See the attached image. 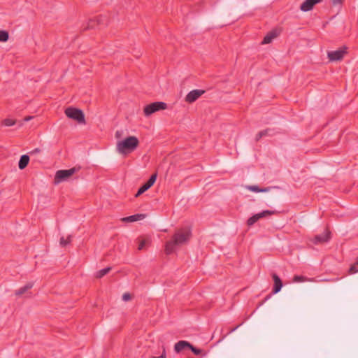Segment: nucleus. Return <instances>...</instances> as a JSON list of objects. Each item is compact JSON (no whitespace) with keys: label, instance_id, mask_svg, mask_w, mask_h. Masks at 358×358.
I'll use <instances>...</instances> for the list:
<instances>
[{"label":"nucleus","instance_id":"obj_1","mask_svg":"<svg viewBox=\"0 0 358 358\" xmlns=\"http://www.w3.org/2000/svg\"><path fill=\"white\" fill-rule=\"evenodd\" d=\"M192 236L191 229L188 227L180 229L173 234L172 239L167 241L165 245L166 255L172 254L177 247L186 244Z\"/></svg>","mask_w":358,"mask_h":358},{"label":"nucleus","instance_id":"obj_2","mask_svg":"<svg viewBox=\"0 0 358 358\" xmlns=\"http://www.w3.org/2000/svg\"><path fill=\"white\" fill-rule=\"evenodd\" d=\"M138 145V138L130 136L117 143V150L120 154L127 155L135 150Z\"/></svg>","mask_w":358,"mask_h":358},{"label":"nucleus","instance_id":"obj_3","mask_svg":"<svg viewBox=\"0 0 358 358\" xmlns=\"http://www.w3.org/2000/svg\"><path fill=\"white\" fill-rule=\"evenodd\" d=\"M80 169V166H74L70 169L58 170L55 175L54 183L57 185L68 180L73 174L78 172Z\"/></svg>","mask_w":358,"mask_h":358},{"label":"nucleus","instance_id":"obj_4","mask_svg":"<svg viewBox=\"0 0 358 358\" xmlns=\"http://www.w3.org/2000/svg\"><path fill=\"white\" fill-rule=\"evenodd\" d=\"M65 114L69 118L76 121L79 124H85V114L80 109L69 107L66 108Z\"/></svg>","mask_w":358,"mask_h":358},{"label":"nucleus","instance_id":"obj_5","mask_svg":"<svg viewBox=\"0 0 358 358\" xmlns=\"http://www.w3.org/2000/svg\"><path fill=\"white\" fill-rule=\"evenodd\" d=\"M167 108V104L163 101H155L146 105L144 107V115L147 117L151 115L155 112L163 110Z\"/></svg>","mask_w":358,"mask_h":358},{"label":"nucleus","instance_id":"obj_6","mask_svg":"<svg viewBox=\"0 0 358 358\" xmlns=\"http://www.w3.org/2000/svg\"><path fill=\"white\" fill-rule=\"evenodd\" d=\"M347 47L343 46L337 50L328 51L327 57L330 62L341 61L344 57V55L347 54Z\"/></svg>","mask_w":358,"mask_h":358},{"label":"nucleus","instance_id":"obj_7","mask_svg":"<svg viewBox=\"0 0 358 358\" xmlns=\"http://www.w3.org/2000/svg\"><path fill=\"white\" fill-rule=\"evenodd\" d=\"M206 92L203 90H193L190 91L185 96V101L188 103L195 102Z\"/></svg>","mask_w":358,"mask_h":358},{"label":"nucleus","instance_id":"obj_8","mask_svg":"<svg viewBox=\"0 0 358 358\" xmlns=\"http://www.w3.org/2000/svg\"><path fill=\"white\" fill-rule=\"evenodd\" d=\"M330 238L331 233L329 231L326 230L323 234L315 236L311 241L314 244L317 245L319 243H327L330 240Z\"/></svg>","mask_w":358,"mask_h":358},{"label":"nucleus","instance_id":"obj_9","mask_svg":"<svg viewBox=\"0 0 358 358\" xmlns=\"http://www.w3.org/2000/svg\"><path fill=\"white\" fill-rule=\"evenodd\" d=\"M322 0H306L300 6V9L303 12L311 10L314 6L320 3Z\"/></svg>","mask_w":358,"mask_h":358},{"label":"nucleus","instance_id":"obj_10","mask_svg":"<svg viewBox=\"0 0 358 358\" xmlns=\"http://www.w3.org/2000/svg\"><path fill=\"white\" fill-rule=\"evenodd\" d=\"M272 278L274 282L273 287L272 289V292L273 294H277L279 292L282 287V282L280 277L276 273L272 274Z\"/></svg>","mask_w":358,"mask_h":358},{"label":"nucleus","instance_id":"obj_11","mask_svg":"<svg viewBox=\"0 0 358 358\" xmlns=\"http://www.w3.org/2000/svg\"><path fill=\"white\" fill-rule=\"evenodd\" d=\"M103 23V17L99 16L95 19H91L87 22V25L83 27V30L94 29L96 26Z\"/></svg>","mask_w":358,"mask_h":358},{"label":"nucleus","instance_id":"obj_12","mask_svg":"<svg viewBox=\"0 0 358 358\" xmlns=\"http://www.w3.org/2000/svg\"><path fill=\"white\" fill-rule=\"evenodd\" d=\"M145 214H135L128 217H123L122 221L124 222H133L138 220H141L145 217Z\"/></svg>","mask_w":358,"mask_h":358},{"label":"nucleus","instance_id":"obj_13","mask_svg":"<svg viewBox=\"0 0 358 358\" xmlns=\"http://www.w3.org/2000/svg\"><path fill=\"white\" fill-rule=\"evenodd\" d=\"M189 345H190V343L189 342L186 341H178V343H176L175 344V345H174V350L177 353H179L182 350H184L185 348H188L189 349Z\"/></svg>","mask_w":358,"mask_h":358},{"label":"nucleus","instance_id":"obj_14","mask_svg":"<svg viewBox=\"0 0 358 358\" xmlns=\"http://www.w3.org/2000/svg\"><path fill=\"white\" fill-rule=\"evenodd\" d=\"M278 36V34L276 32V31L275 30H273L270 32H268L264 38L262 42V44H268L270 43H271V41L275 38L277 37Z\"/></svg>","mask_w":358,"mask_h":358},{"label":"nucleus","instance_id":"obj_15","mask_svg":"<svg viewBox=\"0 0 358 358\" xmlns=\"http://www.w3.org/2000/svg\"><path fill=\"white\" fill-rule=\"evenodd\" d=\"M29 162V157L27 155H23L20 157L18 162V167L20 170L24 169Z\"/></svg>","mask_w":358,"mask_h":358},{"label":"nucleus","instance_id":"obj_16","mask_svg":"<svg viewBox=\"0 0 358 358\" xmlns=\"http://www.w3.org/2000/svg\"><path fill=\"white\" fill-rule=\"evenodd\" d=\"M33 282H28L24 286L20 287L19 289L16 290L15 292V294L16 296H21L24 294H25L28 290H29L30 289H31L33 287Z\"/></svg>","mask_w":358,"mask_h":358},{"label":"nucleus","instance_id":"obj_17","mask_svg":"<svg viewBox=\"0 0 358 358\" xmlns=\"http://www.w3.org/2000/svg\"><path fill=\"white\" fill-rule=\"evenodd\" d=\"M277 213V211L275 210H263L261 213L255 214L258 218V220H260L262 218L266 217L267 216L273 215Z\"/></svg>","mask_w":358,"mask_h":358},{"label":"nucleus","instance_id":"obj_18","mask_svg":"<svg viewBox=\"0 0 358 358\" xmlns=\"http://www.w3.org/2000/svg\"><path fill=\"white\" fill-rule=\"evenodd\" d=\"M189 349L195 355H201V356H206V352H204L203 350L199 349L194 346L190 343Z\"/></svg>","mask_w":358,"mask_h":358},{"label":"nucleus","instance_id":"obj_19","mask_svg":"<svg viewBox=\"0 0 358 358\" xmlns=\"http://www.w3.org/2000/svg\"><path fill=\"white\" fill-rule=\"evenodd\" d=\"M111 269L112 268L110 266L101 269L96 272L95 276L96 278H101L102 277L108 274L111 271Z\"/></svg>","mask_w":358,"mask_h":358},{"label":"nucleus","instance_id":"obj_20","mask_svg":"<svg viewBox=\"0 0 358 358\" xmlns=\"http://www.w3.org/2000/svg\"><path fill=\"white\" fill-rule=\"evenodd\" d=\"M248 189L255 192H268L271 187L260 188L257 185H250L248 187Z\"/></svg>","mask_w":358,"mask_h":358},{"label":"nucleus","instance_id":"obj_21","mask_svg":"<svg viewBox=\"0 0 358 358\" xmlns=\"http://www.w3.org/2000/svg\"><path fill=\"white\" fill-rule=\"evenodd\" d=\"M150 188V187H149V185L148 184H146V182H145L143 185H141L139 187V189H138V191L135 195V197H138L140 195L143 194L145 192H146Z\"/></svg>","mask_w":358,"mask_h":358},{"label":"nucleus","instance_id":"obj_22","mask_svg":"<svg viewBox=\"0 0 358 358\" xmlns=\"http://www.w3.org/2000/svg\"><path fill=\"white\" fill-rule=\"evenodd\" d=\"M262 132H263L264 134V136H273L275 135L276 134H278V131H276L275 129L271 128H267L264 130H262Z\"/></svg>","mask_w":358,"mask_h":358},{"label":"nucleus","instance_id":"obj_23","mask_svg":"<svg viewBox=\"0 0 358 358\" xmlns=\"http://www.w3.org/2000/svg\"><path fill=\"white\" fill-rule=\"evenodd\" d=\"M71 239H72L71 235H69L66 239H65L62 236L60 238L59 244L61 245V246L65 247L71 242Z\"/></svg>","mask_w":358,"mask_h":358},{"label":"nucleus","instance_id":"obj_24","mask_svg":"<svg viewBox=\"0 0 358 358\" xmlns=\"http://www.w3.org/2000/svg\"><path fill=\"white\" fill-rule=\"evenodd\" d=\"M9 39L8 31L6 30L0 31V42H6Z\"/></svg>","mask_w":358,"mask_h":358},{"label":"nucleus","instance_id":"obj_25","mask_svg":"<svg viewBox=\"0 0 358 358\" xmlns=\"http://www.w3.org/2000/svg\"><path fill=\"white\" fill-rule=\"evenodd\" d=\"M157 175L156 173L152 174L151 176L150 177V178L146 182V184H148L150 187H151L155 182V181L157 180Z\"/></svg>","mask_w":358,"mask_h":358},{"label":"nucleus","instance_id":"obj_26","mask_svg":"<svg viewBox=\"0 0 358 358\" xmlns=\"http://www.w3.org/2000/svg\"><path fill=\"white\" fill-rule=\"evenodd\" d=\"M157 175L156 173L152 174L151 176L150 177V178L146 182V184H148L150 187H151L155 182V181L157 180Z\"/></svg>","mask_w":358,"mask_h":358},{"label":"nucleus","instance_id":"obj_27","mask_svg":"<svg viewBox=\"0 0 358 358\" xmlns=\"http://www.w3.org/2000/svg\"><path fill=\"white\" fill-rule=\"evenodd\" d=\"M257 215L255 214L247 220V224L249 227L252 226L255 223L258 221Z\"/></svg>","mask_w":358,"mask_h":358},{"label":"nucleus","instance_id":"obj_28","mask_svg":"<svg viewBox=\"0 0 358 358\" xmlns=\"http://www.w3.org/2000/svg\"><path fill=\"white\" fill-rule=\"evenodd\" d=\"M16 121L13 119L6 118L2 121V124L5 126L10 127L15 124Z\"/></svg>","mask_w":358,"mask_h":358},{"label":"nucleus","instance_id":"obj_29","mask_svg":"<svg viewBox=\"0 0 358 358\" xmlns=\"http://www.w3.org/2000/svg\"><path fill=\"white\" fill-rule=\"evenodd\" d=\"M307 280H308L307 278L305 277V276H303V275H294V278H293V281L294 282H305Z\"/></svg>","mask_w":358,"mask_h":358},{"label":"nucleus","instance_id":"obj_30","mask_svg":"<svg viewBox=\"0 0 358 358\" xmlns=\"http://www.w3.org/2000/svg\"><path fill=\"white\" fill-rule=\"evenodd\" d=\"M148 242V241L147 239H142L141 241H140L138 246V249L139 250L144 249L145 245H147Z\"/></svg>","mask_w":358,"mask_h":358},{"label":"nucleus","instance_id":"obj_31","mask_svg":"<svg viewBox=\"0 0 358 358\" xmlns=\"http://www.w3.org/2000/svg\"><path fill=\"white\" fill-rule=\"evenodd\" d=\"M264 133L261 131H259L255 136V141H259L262 138L264 137Z\"/></svg>","mask_w":358,"mask_h":358},{"label":"nucleus","instance_id":"obj_32","mask_svg":"<svg viewBox=\"0 0 358 358\" xmlns=\"http://www.w3.org/2000/svg\"><path fill=\"white\" fill-rule=\"evenodd\" d=\"M264 133L261 131H259L255 136V141H259L262 138L264 137Z\"/></svg>","mask_w":358,"mask_h":358},{"label":"nucleus","instance_id":"obj_33","mask_svg":"<svg viewBox=\"0 0 358 358\" xmlns=\"http://www.w3.org/2000/svg\"><path fill=\"white\" fill-rule=\"evenodd\" d=\"M131 298V296L130 294H129V293H124L122 295V299L125 301L130 300Z\"/></svg>","mask_w":358,"mask_h":358},{"label":"nucleus","instance_id":"obj_34","mask_svg":"<svg viewBox=\"0 0 358 358\" xmlns=\"http://www.w3.org/2000/svg\"><path fill=\"white\" fill-rule=\"evenodd\" d=\"M166 351H165V348L163 349V352L162 354L159 356V357H152L151 358H166Z\"/></svg>","mask_w":358,"mask_h":358},{"label":"nucleus","instance_id":"obj_35","mask_svg":"<svg viewBox=\"0 0 358 358\" xmlns=\"http://www.w3.org/2000/svg\"><path fill=\"white\" fill-rule=\"evenodd\" d=\"M41 152V149L40 148H35L34 150H33L32 151H31L29 152V154L31 155H33V154H36V153H39Z\"/></svg>","mask_w":358,"mask_h":358},{"label":"nucleus","instance_id":"obj_36","mask_svg":"<svg viewBox=\"0 0 358 358\" xmlns=\"http://www.w3.org/2000/svg\"><path fill=\"white\" fill-rule=\"evenodd\" d=\"M343 0H332V3L334 5L341 4Z\"/></svg>","mask_w":358,"mask_h":358},{"label":"nucleus","instance_id":"obj_37","mask_svg":"<svg viewBox=\"0 0 358 358\" xmlns=\"http://www.w3.org/2000/svg\"><path fill=\"white\" fill-rule=\"evenodd\" d=\"M121 134H122V132H121V131H117L115 132V137H116L117 138H120Z\"/></svg>","mask_w":358,"mask_h":358},{"label":"nucleus","instance_id":"obj_38","mask_svg":"<svg viewBox=\"0 0 358 358\" xmlns=\"http://www.w3.org/2000/svg\"><path fill=\"white\" fill-rule=\"evenodd\" d=\"M33 118V116H27L24 118V121L27 122Z\"/></svg>","mask_w":358,"mask_h":358},{"label":"nucleus","instance_id":"obj_39","mask_svg":"<svg viewBox=\"0 0 358 358\" xmlns=\"http://www.w3.org/2000/svg\"><path fill=\"white\" fill-rule=\"evenodd\" d=\"M357 271L355 270V268L354 266H351L350 268V273H355Z\"/></svg>","mask_w":358,"mask_h":358},{"label":"nucleus","instance_id":"obj_40","mask_svg":"<svg viewBox=\"0 0 358 358\" xmlns=\"http://www.w3.org/2000/svg\"><path fill=\"white\" fill-rule=\"evenodd\" d=\"M356 263H357V264L358 265V257H357V262H356Z\"/></svg>","mask_w":358,"mask_h":358}]
</instances>
